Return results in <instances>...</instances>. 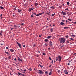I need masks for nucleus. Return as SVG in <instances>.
Segmentation results:
<instances>
[{
  "label": "nucleus",
  "mask_w": 76,
  "mask_h": 76,
  "mask_svg": "<svg viewBox=\"0 0 76 76\" xmlns=\"http://www.w3.org/2000/svg\"><path fill=\"white\" fill-rule=\"evenodd\" d=\"M58 41H60V44H61V43L64 44V43L65 42V39L61 38H59V39Z\"/></svg>",
  "instance_id": "f257e3e1"
},
{
  "label": "nucleus",
  "mask_w": 76,
  "mask_h": 76,
  "mask_svg": "<svg viewBox=\"0 0 76 76\" xmlns=\"http://www.w3.org/2000/svg\"><path fill=\"white\" fill-rule=\"evenodd\" d=\"M56 61H58V60L59 61H60L61 60L62 58L61 56H58V57H56Z\"/></svg>",
  "instance_id": "f03ea898"
},
{
  "label": "nucleus",
  "mask_w": 76,
  "mask_h": 76,
  "mask_svg": "<svg viewBox=\"0 0 76 76\" xmlns=\"http://www.w3.org/2000/svg\"><path fill=\"white\" fill-rule=\"evenodd\" d=\"M38 73H39V74H42H42H43V71L42 70H38Z\"/></svg>",
  "instance_id": "7ed1b4c3"
},
{
  "label": "nucleus",
  "mask_w": 76,
  "mask_h": 76,
  "mask_svg": "<svg viewBox=\"0 0 76 76\" xmlns=\"http://www.w3.org/2000/svg\"><path fill=\"white\" fill-rule=\"evenodd\" d=\"M16 43H17V44L18 45V46L20 48H22V45L21 44L19 43L18 42H16Z\"/></svg>",
  "instance_id": "20e7f679"
},
{
  "label": "nucleus",
  "mask_w": 76,
  "mask_h": 76,
  "mask_svg": "<svg viewBox=\"0 0 76 76\" xmlns=\"http://www.w3.org/2000/svg\"><path fill=\"white\" fill-rule=\"evenodd\" d=\"M44 13V12H43L42 13H41L38 14H37L36 15V16H39L40 15H43Z\"/></svg>",
  "instance_id": "39448f33"
},
{
  "label": "nucleus",
  "mask_w": 76,
  "mask_h": 76,
  "mask_svg": "<svg viewBox=\"0 0 76 76\" xmlns=\"http://www.w3.org/2000/svg\"><path fill=\"white\" fill-rule=\"evenodd\" d=\"M64 73H65L66 75H67L68 73H69V72H68V71L67 70H64Z\"/></svg>",
  "instance_id": "423d86ee"
},
{
  "label": "nucleus",
  "mask_w": 76,
  "mask_h": 76,
  "mask_svg": "<svg viewBox=\"0 0 76 76\" xmlns=\"http://www.w3.org/2000/svg\"><path fill=\"white\" fill-rule=\"evenodd\" d=\"M62 14L63 15H64V16H65L66 15V12H65L63 11H62L61 12Z\"/></svg>",
  "instance_id": "0eeeda50"
},
{
  "label": "nucleus",
  "mask_w": 76,
  "mask_h": 76,
  "mask_svg": "<svg viewBox=\"0 0 76 76\" xmlns=\"http://www.w3.org/2000/svg\"><path fill=\"white\" fill-rule=\"evenodd\" d=\"M18 61H21V62H22V60L19 57H18Z\"/></svg>",
  "instance_id": "6e6552de"
},
{
  "label": "nucleus",
  "mask_w": 76,
  "mask_h": 76,
  "mask_svg": "<svg viewBox=\"0 0 76 76\" xmlns=\"http://www.w3.org/2000/svg\"><path fill=\"white\" fill-rule=\"evenodd\" d=\"M31 10H33V8H29L28 10V11L29 12H30L31 11Z\"/></svg>",
  "instance_id": "1a4fd4ad"
},
{
  "label": "nucleus",
  "mask_w": 76,
  "mask_h": 76,
  "mask_svg": "<svg viewBox=\"0 0 76 76\" xmlns=\"http://www.w3.org/2000/svg\"><path fill=\"white\" fill-rule=\"evenodd\" d=\"M60 24L61 25H64V23H63V22H60Z\"/></svg>",
  "instance_id": "9d476101"
},
{
  "label": "nucleus",
  "mask_w": 76,
  "mask_h": 76,
  "mask_svg": "<svg viewBox=\"0 0 76 76\" xmlns=\"http://www.w3.org/2000/svg\"><path fill=\"white\" fill-rule=\"evenodd\" d=\"M51 37H52V36H49L47 37V38H48V39H50V38H51Z\"/></svg>",
  "instance_id": "9b49d317"
},
{
  "label": "nucleus",
  "mask_w": 76,
  "mask_h": 76,
  "mask_svg": "<svg viewBox=\"0 0 76 76\" xmlns=\"http://www.w3.org/2000/svg\"><path fill=\"white\" fill-rule=\"evenodd\" d=\"M17 10H18V12H21V11H22V10H19V9L18 8L17 9Z\"/></svg>",
  "instance_id": "f8f14e48"
},
{
  "label": "nucleus",
  "mask_w": 76,
  "mask_h": 76,
  "mask_svg": "<svg viewBox=\"0 0 76 76\" xmlns=\"http://www.w3.org/2000/svg\"><path fill=\"white\" fill-rule=\"evenodd\" d=\"M44 41L45 42H48V40L47 39H45Z\"/></svg>",
  "instance_id": "ddd939ff"
},
{
  "label": "nucleus",
  "mask_w": 76,
  "mask_h": 76,
  "mask_svg": "<svg viewBox=\"0 0 76 76\" xmlns=\"http://www.w3.org/2000/svg\"><path fill=\"white\" fill-rule=\"evenodd\" d=\"M14 26L15 27V28H17L18 26H16L15 25H14Z\"/></svg>",
  "instance_id": "4468645a"
},
{
  "label": "nucleus",
  "mask_w": 76,
  "mask_h": 76,
  "mask_svg": "<svg viewBox=\"0 0 76 76\" xmlns=\"http://www.w3.org/2000/svg\"><path fill=\"white\" fill-rule=\"evenodd\" d=\"M69 42H69V41H68V40H66V44H68V43H69Z\"/></svg>",
  "instance_id": "2eb2a0df"
},
{
  "label": "nucleus",
  "mask_w": 76,
  "mask_h": 76,
  "mask_svg": "<svg viewBox=\"0 0 76 76\" xmlns=\"http://www.w3.org/2000/svg\"><path fill=\"white\" fill-rule=\"evenodd\" d=\"M34 4L35 5V6H38V4L37 3H34Z\"/></svg>",
  "instance_id": "dca6fc26"
},
{
  "label": "nucleus",
  "mask_w": 76,
  "mask_h": 76,
  "mask_svg": "<svg viewBox=\"0 0 76 76\" xmlns=\"http://www.w3.org/2000/svg\"><path fill=\"white\" fill-rule=\"evenodd\" d=\"M10 50L11 51V52H14V50H13L12 49H10Z\"/></svg>",
  "instance_id": "f3484780"
},
{
  "label": "nucleus",
  "mask_w": 76,
  "mask_h": 76,
  "mask_svg": "<svg viewBox=\"0 0 76 76\" xmlns=\"http://www.w3.org/2000/svg\"><path fill=\"white\" fill-rule=\"evenodd\" d=\"M50 32H52L53 31V28H51L50 29Z\"/></svg>",
  "instance_id": "a211bd4d"
},
{
  "label": "nucleus",
  "mask_w": 76,
  "mask_h": 76,
  "mask_svg": "<svg viewBox=\"0 0 76 76\" xmlns=\"http://www.w3.org/2000/svg\"><path fill=\"white\" fill-rule=\"evenodd\" d=\"M50 9H55V8L54 7V6H52L50 7Z\"/></svg>",
  "instance_id": "6ab92c4d"
},
{
  "label": "nucleus",
  "mask_w": 76,
  "mask_h": 76,
  "mask_svg": "<svg viewBox=\"0 0 76 76\" xmlns=\"http://www.w3.org/2000/svg\"><path fill=\"white\" fill-rule=\"evenodd\" d=\"M52 74L51 72H50V73H49V75H51Z\"/></svg>",
  "instance_id": "aec40b11"
},
{
  "label": "nucleus",
  "mask_w": 76,
  "mask_h": 76,
  "mask_svg": "<svg viewBox=\"0 0 76 76\" xmlns=\"http://www.w3.org/2000/svg\"><path fill=\"white\" fill-rule=\"evenodd\" d=\"M18 74L19 75H22V74L20 72H18Z\"/></svg>",
  "instance_id": "412c9836"
},
{
  "label": "nucleus",
  "mask_w": 76,
  "mask_h": 76,
  "mask_svg": "<svg viewBox=\"0 0 76 76\" xmlns=\"http://www.w3.org/2000/svg\"><path fill=\"white\" fill-rule=\"evenodd\" d=\"M8 58H9V59H11V56H9L8 57Z\"/></svg>",
  "instance_id": "4be33fe9"
},
{
  "label": "nucleus",
  "mask_w": 76,
  "mask_h": 76,
  "mask_svg": "<svg viewBox=\"0 0 76 76\" xmlns=\"http://www.w3.org/2000/svg\"><path fill=\"white\" fill-rule=\"evenodd\" d=\"M42 54L44 56H45L46 55L45 54V53H42Z\"/></svg>",
  "instance_id": "5701e85b"
},
{
  "label": "nucleus",
  "mask_w": 76,
  "mask_h": 76,
  "mask_svg": "<svg viewBox=\"0 0 76 76\" xmlns=\"http://www.w3.org/2000/svg\"><path fill=\"white\" fill-rule=\"evenodd\" d=\"M39 66H40V67L41 68H42V67H43V66H42L41 65V64H39Z\"/></svg>",
  "instance_id": "b1692460"
},
{
  "label": "nucleus",
  "mask_w": 76,
  "mask_h": 76,
  "mask_svg": "<svg viewBox=\"0 0 76 76\" xmlns=\"http://www.w3.org/2000/svg\"><path fill=\"white\" fill-rule=\"evenodd\" d=\"M28 70H30V71H31L32 70V69L31 68L28 69Z\"/></svg>",
  "instance_id": "393cba45"
},
{
  "label": "nucleus",
  "mask_w": 76,
  "mask_h": 76,
  "mask_svg": "<svg viewBox=\"0 0 76 76\" xmlns=\"http://www.w3.org/2000/svg\"><path fill=\"white\" fill-rule=\"evenodd\" d=\"M56 15V14L54 13L53 14H52V16H54V15Z\"/></svg>",
  "instance_id": "a878e982"
},
{
  "label": "nucleus",
  "mask_w": 76,
  "mask_h": 76,
  "mask_svg": "<svg viewBox=\"0 0 76 76\" xmlns=\"http://www.w3.org/2000/svg\"><path fill=\"white\" fill-rule=\"evenodd\" d=\"M68 20H69V21H72V19H68Z\"/></svg>",
  "instance_id": "bb28decb"
},
{
  "label": "nucleus",
  "mask_w": 76,
  "mask_h": 76,
  "mask_svg": "<svg viewBox=\"0 0 76 76\" xmlns=\"http://www.w3.org/2000/svg\"><path fill=\"white\" fill-rule=\"evenodd\" d=\"M17 8V7H15L14 8V10H15L17 11V10H16V8Z\"/></svg>",
  "instance_id": "cd10ccee"
},
{
  "label": "nucleus",
  "mask_w": 76,
  "mask_h": 76,
  "mask_svg": "<svg viewBox=\"0 0 76 76\" xmlns=\"http://www.w3.org/2000/svg\"><path fill=\"white\" fill-rule=\"evenodd\" d=\"M33 15H37V14H36V13H35V12H33Z\"/></svg>",
  "instance_id": "c85d7f7f"
},
{
  "label": "nucleus",
  "mask_w": 76,
  "mask_h": 76,
  "mask_svg": "<svg viewBox=\"0 0 76 76\" xmlns=\"http://www.w3.org/2000/svg\"><path fill=\"white\" fill-rule=\"evenodd\" d=\"M0 9H4V8H3V7H0Z\"/></svg>",
  "instance_id": "c756f323"
},
{
  "label": "nucleus",
  "mask_w": 76,
  "mask_h": 76,
  "mask_svg": "<svg viewBox=\"0 0 76 76\" xmlns=\"http://www.w3.org/2000/svg\"><path fill=\"white\" fill-rule=\"evenodd\" d=\"M45 74L46 75H48V72H47V71H46L45 72Z\"/></svg>",
  "instance_id": "7c9ffc66"
},
{
  "label": "nucleus",
  "mask_w": 76,
  "mask_h": 76,
  "mask_svg": "<svg viewBox=\"0 0 76 76\" xmlns=\"http://www.w3.org/2000/svg\"><path fill=\"white\" fill-rule=\"evenodd\" d=\"M64 45H63L61 46L60 47V48H63V47H64Z\"/></svg>",
  "instance_id": "2f4dec72"
},
{
  "label": "nucleus",
  "mask_w": 76,
  "mask_h": 76,
  "mask_svg": "<svg viewBox=\"0 0 76 76\" xmlns=\"http://www.w3.org/2000/svg\"><path fill=\"white\" fill-rule=\"evenodd\" d=\"M49 60H51V57H49Z\"/></svg>",
  "instance_id": "473e14b6"
},
{
  "label": "nucleus",
  "mask_w": 76,
  "mask_h": 76,
  "mask_svg": "<svg viewBox=\"0 0 76 76\" xmlns=\"http://www.w3.org/2000/svg\"><path fill=\"white\" fill-rule=\"evenodd\" d=\"M5 53H6V54H9V53H8V52H5Z\"/></svg>",
  "instance_id": "72a5a7b5"
},
{
  "label": "nucleus",
  "mask_w": 76,
  "mask_h": 76,
  "mask_svg": "<svg viewBox=\"0 0 76 76\" xmlns=\"http://www.w3.org/2000/svg\"><path fill=\"white\" fill-rule=\"evenodd\" d=\"M0 33L1 34V33L3 34V31H0Z\"/></svg>",
  "instance_id": "f704fd0d"
},
{
  "label": "nucleus",
  "mask_w": 76,
  "mask_h": 76,
  "mask_svg": "<svg viewBox=\"0 0 76 76\" xmlns=\"http://www.w3.org/2000/svg\"><path fill=\"white\" fill-rule=\"evenodd\" d=\"M72 37H75V35H73V34H72Z\"/></svg>",
  "instance_id": "c9c22d12"
},
{
  "label": "nucleus",
  "mask_w": 76,
  "mask_h": 76,
  "mask_svg": "<svg viewBox=\"0 0 76 76\" xmlns=\"http://www.w3.org/2000/svg\"><path fill=\"white\" fill-rule=\"evenodd\" d=\"M66 28H67V29L68 28V27H64V28L65 29H66Z\"/></svg>",
  "instance_id": "e433bc0d"
},
{
  "label": "nucleus",
  "mask_w": 76,
  "mask_h": 76,
  "mask_svg": "<svg viewBox=\"0 0 76 76\" xmlns=\"http://www.w3.org/2000/svg\"><path fill=\"white\" fill-rule=\"evenodd\" d=\"M6 49H7V50H8L9 49V47H7L6 48Z\"/></svg>",
  "instance_id": "4c0bfd02"
},
{
  "label": "nucleus",
  "mask_w": 76,
  "mask_h": 76,
  "mask_svg": "<svg viewBox=\"0 0 76 76\" xmlns=\"http://www.w3.org/2000/svg\"><path fill=\"white\" fill-rule=\"evenodd\" d=\"M49 44H52V42L51 41H50L49 42Z\"/></svg>",
  "instance_id": "58836bf2"
},
{
  "label": "nucleus",
  "mask_w": 76,
  "mask_h": 76,
  "mask_svg": "<svg viewBox=\"0 0 76 76\" xmlns=\"http://www.w3.org/2000/svg\"><path fill=\"white\" fill-rule=\"evenodd\" d=\"M65 37L66 38H68V36H65Z\"/></svg>",
  "instance_id": "ea45409f"
},
{
  "label": "nucleus",
  "mask_w": 76,
  "mask_h": 76,
  "mask_svg": "<svg viewBox=\"0 0 76 76\" xmlns=\"http://www.w3.org/2000/svg\"><path fill=\"white\" fill-rule=\"evenodd\" d=\"M33 15L32 14V15H31V18H32V17H34V15Z\"/></svg>",
  "instance_id": "a19ab883"
},
{
  "label": "nucleus",
  "mask_w": 76,
  "mask_h": 76,
  "mask_svg": "<svg viewBox=\"0 0 76 76\" xmlns=\"http://www.w3.org/2000/svg\"><path fill=\"white\" fill-rule=\"evenodd\" d=\"M67 5H69V2H67Z\"/></svg>",
  "instance_id": "79ce46f5"
},
{
  "label": "nucleus",
  "mask_w": 76,
  "mask_h": 76,
  "mask_svg": "<svg viewBox=\"0 0 76 76\" xmlns=\"http://www.w3.org/2000/svg\"><path fill=\"white\" fill-rule=\"evenodd\" d=\"M45 47H47V44L46 43H45Z\"/></svg>",
  "instance_id": "37998d69"
},
{
  "label": "nucleus",
  "mask_w": 76,
  "mask_h": 76,
  "mask_svg": "<svg viewBox=\"0 0 76 76\" xmlns=\"http://www.w3.org/2000/svg\"><path fill=\"white\" fill-rule=\"evenodd\" d=\"M70 39H71V40H73L74 39H73L72 38H71Z\"/></svg>",
  "instance_id": "c03bdc74"
},
{
  "label": "nucleus",
  "mask_w": 76,
  "mask_h": 76,
  "mask_svg": "<svg viewBox=\"0 0 76 76\" xmlns=\"http://www.w3.org/2000/svg\"><path fill=\"white\" fill-rule=\"evenodd\" d=\"M51 63H52V64H53V60H52Z\"/></svg>",
  "instance_id": "a18cd8bd"
},
{
  "label": "nucleus",
  "mask_w": 76,
  "mask_h": 76,
  "mask_svg": "<svg viewBox=\"0 0 76 76\" xmlns=\"http://www.w3.org/2000/svg\"><path fill=\"white\" fill-rule=\"evenodd\" d=\"M37 52L39 53H40V51H39V50H37Z\"/></svg>",
  "instance_id": "49530a36"
},
{
  "label": "nucleus",
  "mask_w": 76,
  "mask_h": 76,
  "mask_svg": "<svg viewBox=\"0 0 76 76\" xmlns=\"http://www.w3.org/2000/svg\"><path fill=\"white\" fill-rule=\"evenodd\" d=\"M46 15H49L50 14L48 13H46Z\"/></svg>",
  "instance_id": "de8ad7c7"
},
{
  "label": "nucleus",
  "mask_w": 76,
  "mask_h": 76,
  "mask_svg": "<svg viewBox=\"0 0 76 76\" xmlns=\"http://www.w3.org/2000/svg\"><path fill=\"white\" fill-rule=\"evenodd\" d=\"M73 23L74 24H76V21H75V22H74Z\"/></svg>",
  "instance_id": "09e8293b"
},
{
  "label": "nucleus",
  "mask_w": 76,
  "mask_h": 76,
  "mask_svg": "<svg viewBox=\"0 0 76 76\" xmlns=\"http://www.w3.org/2000/svg\"><path fill=\"white\" fill-rule=\"evenodd\" d=\"M51 46H53V44H51L49 45V46H51Z\"/></svg>",
  "instance_id": "8fccbe9b"
},
{
  "label": "nucleus",
  "mask_w": 76,
  "mask_h": 76,
  "mask_svg": "<svg viewBox=\"0 0 76 76\" xmlns=\"http://www.w3.org/2000/svg\"><path fill=\"white\" fill-rule=\"evenodd\" d=\"M62 22H64V21H65V20H62Z\"/></svg>",
  "instance_id": "3c124183"
},
{
  "label": "nucleus",
  "mask_w": 76,
  "mask_h": 76,
  "mask_svg": "<svg viewBox=\"0 0 76 76\" xmlns=\"http://www.w3.org/2000/svg\"><path fill=\"white\" fill-rule=\"evenodd\" d=\"M21 75L23 76H25V74H21Z\"/></svg>",
  "instance_id": "603ef678"
},
{
  "label": "nucleus",
  "mask_w": 76,
  "mask_h": 76,
  "mask_svg": "<svg viewBox=\"0 0 76 76\" xmlns=\"http://www.w3.org/2000/svg\"><path fill=\"white\" fill-rule=\"evenodd\" d=\"M60 70H58V73H60Z\"/></svg>",
  "instance_id": "864d4df0"
},
{
  "label": "nucleus",
  "mask_w": 76,
  "mask_h": 76,
  "mask_svg": "<svg viewBox=\"0 0 76 76\" xmlns=\"http://www.w3.org/2000/svg\"><path fill=\"white\" fill-rule=\"evenodd\" d=\"M65 10H68L69 9H68V8H67V9H66Z\"/></svg>",
  "instance_id": "5fc2aeb1"
},
{
  "label": "nucleus",
  "mask_w": 76,
  "mask_h": 76,
  "mask_svg": "<svg viewBox=\"0 0 76 76\" xmlns=\"http://www.w3.org/2000/svg\"><path fill=\"white\" fill-rule=\"evenodd\" d=\"M50 48H48V50H50Z\"/></svg>",
  "instance_id": "6e6d98bb"
},
{
  "label": "nucleus",
  "mask_w": 76,
  "mask_h": 76,
  "mask_svg": "<svg viewBox=\"0 0 76 76\" xmlns=\"http://www.w3.org/2000/svg\"><path fill=\"white\" fill-rule=\"evenodd\" d=\"M41 36H42V35H39V37H41Z\"/></svg>",
  "instance_id": "4d7b16f0"
},
{
  "label": "nucleus",
  "mask_w": 76,
  "mask_h": 76,
  "mask_svg": "<svg viewBox=\"0 0 76 76\" xmlns=\"http://www.w3.org/2000/svg\"><path fill=\"white\" fill-rule=\"evenodd\" d=\"M3 16V14H1L0 15V17H1Z\"/></svg>",
  "instance_id": "13d9d810"
},
{
  "label": "nucleus",
  "mask_w": 76,
  "mask_h": 76,
  "mask_svg": "<svg viewBox=\"0 0 76 76\" xmlns=\"http://www.w3.org/2000/svg\"><path fill=\"white\" fill-rule=\"evenodd\" d=\"M21 25H24V23H21Z\"/></svg>",
  "instance_id": "bf43d9fd"
},
{
  "label": "nucleus",
  "mask_w": 76,
  "mask_h": 76,
  "mask_svg": "<svg viewBox=\"0 0 76 76\" xmlns=\"http://www.w3.org/2000/svg\"><path fill=\"white\" fill-rule=\"evenodd\" d=\"M14 60L15 61H16V58H15V59H14Z\"/></svg>",
  "instance_id": "052dcab7"
},
{
  "label": "nucleus",
  "mask_w": 76,
  "mask_h": 76,
  "mask_svg": "<svg viewBox=\"0 0 76 76\" xmlns=\"http://www.w3.org/2000/svg\"><path fill=\"white\" fill-rule=\"evenodd\" d=\"M0 35H1V36H2V34H1V33H0Z\"/></svg>",
  "instance_id": "680f3d73"
},
{
  "label": "nucleus",
  "mask_w": 76,
  "mask_h": 76,
  "mask_svg": "<svg viewBox=\"0 0 76 76\" xmlns=\"http://www.w3.org/2000/svg\"><path fill=\"white\" fill-rule=\"evenodd\" d=\"M61 7V6H59V8H61V7Z\"/></svg>",
  "instance_id": "e2e57ef3"
},
{
  "label": "nucleus",
  "mask_w": 76,
  "mask_h": 76,
  "mask_svg": "<svg viewBox=\"0 0 76 76\" xmlns=\"http://www.w3.org/2000/svg\"><path fill=\"white\" fill-rule=\"evenodd\" d=\"M1 45H3L2 44V43H1Z\"/></svg>",
  "instance_id": "0e129e2a"
},
{
  "label": "nucleus",
  "mask_w": 76,
  "mask_h": 76,
  "mask_svg": "<svg viewBox=\"0 0 76 76\" xmlns=\"http://www.w3.org/2000/svg\"><path fill=\"white\" fill-rule=\"evenodd\" d=\"M13 28H11V29H11V30H12V29H13Z\"/></svg>",
  "instance_id": "69168bd1"
},
{
  "label": "nucleus",
  "mask_w": 76,
  "mask_h": 76,
  "mask_svg": "<svg viewBox=\"0 0 76 76\" xmlns=\"http://www.w3.org/2000/svg\"><path fill=\"white\" fill-rule=\"evenodd\" d=\"M23 47H25V45H23Z\"/></svg>",
  "instance_id": "338daca9"
},
{
  "label": "nucleus",
  "mask_w": 76,
  "mask_h": 76,
  "mask_svg": "<svg viewBox=\"0 0 76 76\" xmlns=\"http://www.w3.org/2000/svg\"><path fill=\"white\" fill-rule=\"evenodd\" d=\"M67 64L68 65H70V64L69 63H68Z\"/></svg>",
  "instance_id": "774afa93"
}]
</instances>
